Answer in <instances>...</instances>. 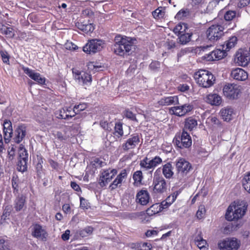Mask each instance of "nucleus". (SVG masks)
I'll list each match as a JSON object with an SVG mask.
<instances>
[{"label":"nucleus","mask_w":250,"mask_h":250,"mask_svg":"<svg viewBox=\"0 0 250 250\" xmlns=\"http://www.w3.org/2000/svg\"><path fill=\"white\" fill-rule=\"evenodd\" d=\"M132 46L130 38L118 35L115 37L113 50L115 54L124 56L131 50Z\"/></svg>","instance_id":"obj_1"},{"label":"nucleus","mask_w":250,"mask_h":250,"mask_svg":"<svg viewBox=\"0 0 250 250\" xmlns=\"http://www.w3.org/2000/svg\"><path fill=\"white\" fill-rule=\"evenodd\" d=\"M247 209V205L246 204H238L234 202L228 208L225 218L229 221L238 220L245 215Z\"/></svg>","instance_id":"obj_2"},{"label":"nucleus","mask_w":250,"mask_h":250,"mask_svg":"<svg viewBox=\"0 0 250 250\" xmlns=\"http://www.w3.org/2000/svg\"><path fill=\"white\" fill-rule=\"evenodd\" d=\"M194 78L197 84L204 88H209L214 83L215 79L208 70L200 69L195 72Z\"/></svg>","instance_id":"obj_3"},{"label":"nucleus","mask_w":250,"mask_h":250,"mask_svg":"<svg viewBox=\"0 0 250 250\" xmlns=\"http://www.w3.org/2000/svg\"><path fill=\"white\" fill-rule=\"evenodd\" d=\"M105 46L104 41L99 39L89 40L83 47V51L87 54H94L102 50Z\"/></svg>","instance_id":"obj_4"},{"label":"nucleus","mask_w":250,"mask_h":250,"mask_svg":"<svg viewBox=\"0 0 250 250\" xmlns=\"http://www.w3.org/2000/svg\"><path fill=\"white\" fill-rule=\"evenodd\" d=\"M242 87L234 83H227L223 87L224 95L229 99H237L241 93Z\"/></svg>","instance_id":"obj_5"},{"label":"nucleus","mask_w":250,"mask_h":250,"mask_svg":"<svg viewBox=\"0 0 250 250\" xmlns=\"http://www.w3.org/2000/svg\"><path fill=\"white\" fill-rule=\"evenodd\" d=\"M72 73L74 80L79 83L90 84L92 82V77L89 73L77 68H73L72 69Z\"/></svg>","instance_id":"obj_6"},{"label":"nucleus","mask_w":250,"mask_h":250,"mask_svg":"<svg viewBox=\"0 0 250 250\" xmlns=\"http://www.w3.org/2000/svg\"><path fill=\"white\" fill-rule=\"evenodd\" d=\"M223 27L220 25H212L207 30L208 39L212 42L217 41L223 35Z\"/></svg>","instance_id":"obj_7"},{"label":"nucleus","mask_w":250,"mask_h":250,"mask_svg":"<svg viewBox=\"0 0 250 250\" xmlns=\"http://www.w3.org/2000/svg\"><path fill=\"white\" fill-rule=\"evenodd\" d=\"M116 169L108 168L104 170L101 173L99 184L101 187H103L107 185L117 174Z\"/></svg>","instance_id":"obj_8"},{"label":"nucleus","mask_w":250,"mask_h":250,"mask_svg":"<svg viewBox=\"0 0 250 250\" xmlns=\"http://www.w3.org/2000/svg\"><path fill=\"white\" fill-rule=\"evenodd\" d=\"M218 246L220 250H237L240 244L236 239L228 238L218 242Z\"/></svg>","instance_id":"obj_9"},{"label":"nucleus","mask_w":250,"mask_h":250,"mask_svg":"<svg viewBox=\"0 0 250 250\" xmlns=\"http://www.w3.org/2000/svg\"><path fill=\"white\" fill-rule=\"evenodd\" d=\"M174 142L179 148H188L191 146L192 140L191 137L186 132H183L181 136L176 137Z\"/></svg>","instance_id":"obj_10"},{"label":"nucleus","mask_w":250,"mask_h":250,"mask_svg":"<svg viewBox=\"0 0 250 250\" xmlns=\"http://www.w3.org/2000/svg\"><path fill=\"white\" fill-rule=\"evenodd\" d=\"M167 179H170L174 175V167L171 163L168 162L163 165L162 167L156 169L154 172L155 175L159 176L161 172Z\"/></svg>","instance_id":"obj_11"},{"label":"nucleus","mask_w":250,"mask_h":250,"mask_svg":"<svg viewBox=\"0 0 250 250\" xmlns=\"http://www.w3.org/2000/svg\"><path fill=\"white\" fill-rule=\"evenodd\" d=\"M193 109V105L186 104L182 105L173 106L170 108L169 112L176 116L181 117L185 116Z\"/></svg>","instance_id":"obj_12"},{"label":"nucleus","mask_w":250,"mask_h":250,"mask_svg":"<svg viewBox=\"0 0 250 250\" xmlns=\"http://www.w3.org/2000/svg\"><path fill=\"white\" fill-rule=\"evenodd\" d=\"M153 184L154 185L153 190L155 192L162 193L166 191L167 189V183L163 177L155 175L154 174Z\"/></svg>","instance_id":"obj_13"},{"label":"nucleus","mask_w":250,"mask_h":250,"mask_svg":"<svg viewBox=\"0 0 250 250\" xmlns=\"http://www.w3.org/2000/svg\"><path fill=\"white\" fill-rule=\"evenodd\" d=\"M162 162V159L160 157L155 156L150 160L146 158L141 161L140 165L141 168L146 170L153 169L157 166L161 164Z\"/></svg>","instance_id":"obj_14"},{"label":"nucleus","mask_w":250,"mask_h":250,"mask_svg":"<svg viewBox=\"0 0 250 250\" xmlns=\"http://www.w3.org/2000/svg\"><path fill=\"white\" fill-rule=\"evenodd\" d=\"M27 133L26 126L25 125L21 124L17 126L14 132L13 140L17 144H19L25 138Z\"/></svg>","instance_id":"obj_15"},{"label":"nucleus","mask_w":250,"mask_h":250,"mask_svg":"<svg viewBox=\"0 0 250 250\" xmlns=\"http://www.w3.org/2000/svg\"><path fill=\"white\" fill-rule=\"evenodd\" d=\"M226 56V52L223 49H217L204 56V59L207 61H213L221 60Z\"/></svg>","instance_id":"obj_16"},{"label":"nucleus","mask_w":250,"mask_h":250,"mask_svg":"<svg viewBox=\"0 0 250 250\" xmlns=\"http://www.w3.org/2000/svg\"><path fill=\"white\" fill-rule=\"evenodd\" d=\"M22 69L26 74L38 83L45 84L46 79L44 77H42L40 73L35 72L34 70L24 66H22Z\"/></svg>","instance_id":"obj_17"},{"label":"nucleus","mask_w":250,"mask_h":250,"mask_svg":"<svg viewBox=\"0 0 250 250\" xmlns=\"http://www.w3.org/2000/svg\"><path fill=\"white\" fill-rule=\"evenodd\" d=\"M32 234L34 237L41 239L42 241H46L47 236V233L46 230L39 224L34 225Z\"/></svg>","instance_id":"obj_18"},{"label":"nucleus","mask_w":250,"mask_h":250,"mask_svg":"<svg viewBox=\"0 0 250 250\" xmlns=\"http://www.w3.org/2000/svg\"><path fill=\"white\" fill-rule=\"evenodd\" d=\"M234 61L238 65L245 66L249 62L250 57L247 52L240 50L236 53Z\"/></svg>","instance_id":"obj_19"},{"label":"nucleus","mask_w":250,"mask_h":250,"mask_svg":"<svg viewBox=\"0 0 250 250\" xmlns=\"http://www.w3.org/2000/svg\"><path fill=\"white\" fill-rule=\"evenodd\" d=\"M3 125L4 142L6 144H8L10 142L13 134L12 123L10 121L5 120L3 122Z\"/></svg>","instance_id":"obj_20"},{"label":"nucleus","mask_w":250,"mask_h":250,"mask_svg":"<svg viewBox=\"0 0 250 250\" xmlns=\"http://www.w3.org/2000/svg\"><path fill=\"white\" fill-rule=\"evenodd\" d=\"M127 173L125 169H123L120 173L117 175L116 178L110 185L111 189H115L117 187H120L123 183L125 182L126 179Z\"/></svg>","instance_id":"obj_21"},{"label":"nucleus","mask_w":250,"mask_h":250,"mask_svg":"<svg viewBox=\"0 0 250 250\" xmlns=\"http://www.w3.org/2000/svg\"><path fill=\"white\" fill-rule=\"evenodd\" d=\"M176 167L179 173L186 175L191 168V165L184 159H179L176 163Z\"/></svg>","instance_id":"obj_22"},{"label":"nucleus","mask_w":250,"mask_h":250,"mask_svg":"<svg viewBox=\"0 0 250 250\" xmlns=\"http://www.w3.org/2000/svg\"><path fill=\"white\" fill-rule=\"evenodd\" d=\"M231 77L236 80L244 81L248 79V74L244 69L236 68L232 70Z\"/></svg>","instance_id":"obj_23"},{"label":"nucleus","mask_w":250,"mask_h":250,"mask_svg":"<svg viewBox=\"0 0 250 250\" xmlns=\"http://www.w3.org/2000/svg\"><path fill=\"white\" fill-rule=\"evenodd\" d=\"M179 104V99L177 96L164 97L158 102L160 106H168Z\"/></svg>","instance_id":"obj_24"},{"label":"nucleus","mask_w":250,"mask_h":250,"mask_svg":"<svg viewBox=\"0 0 250 250\" xmlns=\"http://www.w3.org/2000/svg\"><path fill=\"white\" fill-rule=\"evenodd\" d=\"M220 115L224 121L229 122L233 119L235 115L234 109L229 106L223 108L220 111Z\"/></svg>","instance_id":"obj_25"},{"label":"nucleus","mask_w":250,"mask_h":250,"mask_svg":"<svg viewBox=\"0 0 250 250\" xmlns=\"http://www.w3.org/2000/svg\"><path fill=\"white\" fill-rule=\"evenodd\" d=\"M140 143V139L138 135H133L127 139L126 143L122 145L124 150H127L135 147Z\"/></svg>","instance_id":"obj_26"},{"label":"nucleus","mask_w":250,"mask_h":250,"mask_svg":"<svg viewBox=\"0 0 250 250\" xmlns=\"http://www.w3.org/2000/svg\"><path fill=\"white\" fill-rule=\"evenodd\" d=\"M149 194L147 190H141L136 195V202L141 205L145 206L147 205L149 201Z\"/></svg>","instance_id":"obj_27"},{"label":"nucleus","mask_w":250,"mask_h":250,"mask_svg":"<svg viewBox=\"0 0 250 250\" xmlns=\"http://www.w3.org/2000/svg\"><path fill=\"white\" fill-rule=\"evenodd\" d=\"M205 101L212 105L218 106L222 103V98L218 94L210 93L207 95Z\"/></svg>","instance_id":"obj_28"},{"label":"nucleus","mask_w":250,"mask_h":250,"mask_svg":"<svg viewBox=\"0 0 250 250\" xmlns=\"http://www.w3.org/2000/svg\"><path fill=\"white\" fill-rule=\"evenodd\" d=\"M70 131V127H67L63 130L62 132L57 131L55 133H54L53 135L56 139H58L61 142H63L66 141L70 137L69 133H68Z\"/></svg>","instance_id":"obj_29"},{"label":"nucleus","mask_w":250,"mask_h":250,"mask_svg":"<svg viewBox=\"0 0 250 250\" xmlns=\"http://www.w3.org/2000/svg\"><path fill=\"white\" fill-rule=\"evenodd\" d=\"M26 197L22 195H19L14 201V208L17 211L22 210L25 206Z\"/></svg>","instance_id":"obj_30"},{"label":"nucleus","mask_w":250,"mask_h":250,"mask_svg":"<svg viewBox=\"0 0 250 250\" xmlns=\"http://www.w3.org/2000/svg\"><path fill=\"white\" fill-rule=\"evenodd\" d=\"M76 114V111L75 110L74 107L73 108L70 107L65 108L63 109V111H61L60 118L66 119L75 116Z\"/></svg>","instance_id":"obj_31"},{"label":"nucleus","mask_w":250,"mask_h":250,"mask_svg":"<svg viewBox=\"0 0 250 250\" xmlns=\"http://www.w3.org/2000/svg\"><path fill=\"white\" fill-rule=\"evenodd\" d=\"M77 26L83 33L86 34H89L93 31L94 30V26L92 23H83V22H78L77 23Z\"/></svg>","instance_id":"obj_32"},{"label":"nucleus","mask_w":250,"mask_h":250,"mask_svg":"<svg viewBox=\"0 0 250 250\" xmlns=\"http://www.w3.org/2000/svg\"><path fill=\"white\" fill-rule=\"evenodd\" d=\"M94 228L91 226H87L83 229H80L77 231L76 235L77 236L82 237H88L92 234Z\"/></svg>","instance_id":"obj_33"},{"label":"nucleus","mask_w":250,"mask_h":250,"mask_svg":"<svg viewBox=\"0 0 250 250\" xmlns=\"http://www.w3.org/2000/svg\"><path fill=\"white\" fill-rule=\"evenodd\" d=\"M188 29V26L186 23L180 22L174 27L173 31L175 34L179 36L186 32Z\"/></svg>","instance_id":"obj_34"},{"label":"nucleus","mask_w":250,"mask_h":250,"mask_svg":"<svg viewBox=\"0 0 250 250\" xmlns=\"http://www.w3.org/2000/svg\"><path fill=\"white\" fill-rule=\"evenodd\" d=\"M185 127L189 130H192L197 125V120L193 117H189L186 119Z\"/></svg>","instance_id":"obj_35"},{"label":"nucleus","mask_w":250,"mask_h":250,"mask_svg":"<svg viewBox=\"0 0 250 250\" xmlns=\"http://www.w3.org/2000/svg\"><path fill=\"white\" fill-rule=\"evenodd\" d=\"M161 206L160 203L153 204L146 210V214L149 216H152L159 213L162 210V207Z\"/></svg>","instance_id":"obj_36"},{"label":"nucleus","mask_w":250,"mask_h":250,"mask_svg":"<svg viewBox=\"0 0 250 250\" xmlns=\"http://www.w3.org/2000/svg\"><path fill=\"white\" fill-rule=\"evenodd\" d=\"M242 186L250 193V172H248L244 175L242 180Z\"/></svg>","instance_id":"obj_37"},{"label":"nucleus","mask_w":250,"mask_h":250,"mask_svg":"<svg viewBox=\"0 0 250 250\" xmlns=\"http://www.w3.org/2000/svg\"><path fill=\"white\" fill-rule=\"evenodd\" d=\"M191 36V33L187 32L182 33V34L179 35L178 39L179 42L182 44H187L190 41Z\"/></svg>","instance_id":"obj_38"},{"label":"nucleus","mask_w":250,"mask_h":250,"mask_svg":"<svg viewBox=\"0 0 250 250\" xmlns=\"http://www.w3.org/2000/svg\"><path fill=\"white\" fill-rule=\"evenodd\" d=\"M1 32L3 34L5 35L9 38H12L14 37L15 34L13 29L10 27H6L2 26L0 29Z\"/></svg>","instance_id":"obj_39"},{"label":"nucleus","mask_w":250,"mask_h":250,"mask_svg":"<svg viewBox=\"0 0 250 250\" xmlns=\"http://www.w3.org/2000/svg\"><path fill=\"white\" fill-rule=\"evenodd\" d=\"M27 158H22V159H20L18 162V169L19 171L21 172H24L26 170L27 166Z\"/></svg>","instance_id":"obj_40"},{"label":"nucleus","mask_w":250,"mask_h":250,"mask_svg":"<svg viewBox=\"0 0 250 250\" xmlns=\"http://www.w3.org/2000/svg\"><path fill=\"white\" fill-rule=\"evenodd\" d=\"M195 242L200 250H205L206 249L207 242L206 240L203 239L201 236H198L196 237L195 239Z\"/></svg>","instance_id":"obj_41"},{"label":"nucleus","mask_w":250,"mask_h":250,"mask_svg":"<svg viewBox=\"0 0 250 250\" xmlns=\"http://www.w3.org/2000/svg\"><path fill=\"white\" fill-rule=\"evenodd\" d=\"M189 12L188 9H182L180 10L175 16V18L178 20H183L189 15Z\"/></svg>","instance_id":"obj_42"},{"label":"nucleus","mask_w":250,"mask_h":250,"mask_svg":"<svg viewBox=\"0 0 250 250\" xmlns=\"http://www.w3.org/2000/svg\"><path fill=\"white\" fill-rule=\"evenodd\" d=\"M114 129V134L117 137L120 138L123 135L124 132L122 124L120 123L116 124Z\"/></svg>","instance_id":"obj_43"},{"label":"nucleus","mask_w":250,"mask_h":250,"mask_svg":"<svg viewBox=\"0 0 250 250\" xmlns=\"http://www.w3.org/2000/svg\"><path fill=\"white\" fill-rule=\"evenodd\" d=\"M237 39L236 37L233 36L229 39L226 42V48L229 50L230 49L233 47L237 43Z\"/></svg>","instance_id":"obj_44"},{"label":"nucleus","mask_w":250,"mask_h":250,"mask_svg":"<svg viewBox=\"0 0 250 250\" xmlns=\"http://www.w3.org/2000/svg\"><path fill=\"white\" fill-rule=\"evenodd\" d=\"M133 179L136 185H140L143 179L142 171L140 170H138L135 172L133 176Z\"/></svg>","instance_id":"obj_45"},{"label":"nucleus","mask_w":250,"mask_h":250,"mask_svg":"<svg viewBox=\"0 0 250 250\" xmlns=\"http://www.w3.org/2000/svg\"><path fill=\"white\" fill-rule=\"evenodd\" d=\"M15 152L16 146L14 145H11L7 149V158L9 160L11 161L14 159Z\"/></svg>","instance_id":"obj_46"},{"label":"nucleus","mask_w":250,"mask_h":250,"mask_svg":"<svg viewBox=\"0 0 250 250\" xmlns=\"http://www.w3.org/2000/svg\"><path fill=\"white\" fill-rule=\"evenodd\" d=\"M165 14V11L162 7L157 8L152 13L154 18L158 19L163 18Z\"/></svg>","instance_id":"obj_47"},{"label":"nucleus","mask_w":250,"mask_h":250,"mask_svg":"<svg viewBox=\"0 0 250 250\" xmlns=\"http://www.w3.org/2000/svg\"><path fill=\"white\" fill-rule=\"evenodd\" d=\"M205 213L206 209L205 206L204 205H200L196 212V216L199 219H202L205 216Z\"/></svg>","instance_id":"obj_48"},{"label":"nucleus","mask_w":250,"mask_h":250,"mask_svg":"<svg viewBox=\"0 0 250 250\" xmlns=\"http://www.w3.org/2000/svg\"><path fill=\"white\" fill-rule=\"evenodd\" d=\"M19 157L20 159H22L25 158H27L28 159V154L27 152V151L25 149L24 146L22 144H21L19 148Z\"/></svg>","instance_id":"obj_49"},{"label":"nucleus","mask_w":250,"mask_h":250,"mask_svg":"<svg viewBox=\"0 0 250 250\" xmlns=\"http://www.w3.org/2000/svg\"><path fill=\"white\" fill-rule=\"evenodd\" d=\"M178 194V192L176 191L168 196L166 199V203H168V204L171 205L175 201Z\"/></svg>","instance_id":"obj_50"},{"label":"nucleus","mask_w":250,"mask_h":250,"mask_svg":"<svg viewBox=\"0 0 250 250\" xmlns=\"http://www.w3.org/2000/svg\"><path fill=\"white\" fill-rule=\"evenodd\" d=\"M19 178L17 175L14 174L12 178V186L14 190L18 191Z\"/></svg>","instance_id":"obj_51"},{"label":"nucleus","mask_w":250,"mask_h":250,"mask_svg":"<svg viewBox=\"0 0 250 250\" xmlns=\"http://www.w3.org/2000/svg\"><path fill=\"white\" fill-rule=\"evenodd\" d=\"M236 16V12L235 11H227L225 15L224 18L226 21H231L234 19Z\"/></svg>","instance_id":"obj_52"},{"label":"nucleus","mask_w":250,"mask_h":250,"mask_svg":"<svg viewBox=\"0 0 250 250\" xmlns=\"http://www.w3.org/2000/svg\"><path fill=\"white\" fill-rule=\"evenodd\" d=\"M89 202L83 197H80V207L83 209H88L90 208Z\"/></svg>","instance_id":"obj_53"},{"label":"nucleus","mask_w":250,"mask_h":250,"mask_svg":"<svg viewBox=\"0 0 250 250\" xmlns=\"http://www.w3.org/2000/svg\"><path fill=\"white\" fill-rule=\"evenodd\" d=\"M0 54L3 62L8 64L9 62V57L8 53L4 50H1L0 51Z\"/></svg>","instance_id":"obj_54"},{"label":"nucleus","mask_w":250,"mask_h":250,"mask_svg":"<svg viewBox=\"0 0 250 250\" xmlns=\"http://www.w3.org/2000/svg\"><path fill=\"white\" fill-rule=\"evenodd\" d=\"M165 45L167 49L170 50L176 47V43L174 41L168 39L165 43Z\"/></svg>","instance_id":"obj_55"},{"label":"nucleus","mask_w":250,"mask_h":250,"mask_svg":"<svg viewBox=\"0 0 250 250\" xmlns=\"http://www.w3.org/2000/svg\"><path fill=\"white\" fill-rule=\"evenodd\" d=\"M86 107L87 105L85 103L80 104L74 106L75 110L76 111L77 114H78L79 112L84 110Z\"/></svg>","instance_id":"obj_56"},{"label":"nucleus","mask_w":250,"mask_h":250,"mask_svg":"<svg viewBox=\"0 0 250 250\" xmlns=\"http://www.w3.org/2000/svg\"><path fill=\"white\" fill-rule=\"evenodd\" d=\"M65 48L67 49L75 51L78 49V46L72 42H67L65 44Z\"/></svg>","instance_id":"obj_57"},{"label":"nucleus","mask_w":250,"mask_h":250,"mask_svg":"<svg viewBox=\"0 0 250 250\" xmlns=\"http://www.w3.org/2000/svg\"><path fill=\"white\" fill-rule=\"evenodd\" d=\"M101 126L105 130H110L111 129L110 124L106 121H102L100 122Z\"/></svg>","instance_id":"obj_58"},{"label":"nucleus","mask_w":250,"mask_h":250,"mask_svg":"<svg viewBox=\"0 0 250 250\" xmlns=\"http://www.w3.org/2000/svg\"><path fill=\"white\" fill-rule=\"evenodd\" d=\"M160 63L157 61L152 62L149 65V67L152 70H156L160 68Z\"/></svg>","instance_id":"obj_59"},{"label":"nucleus","mask_w":250,"mask_h":250,"mask_svg":"<svg viewBox=\"0 0 250 250\" xmlns=\"http://www.w3.org/2000/svg\"><path fill=\"white\" fill-rule=\"evenodd\" d=\"M124 115L127 118L134 120L135 119V115L130 111L126 110L124 112Z\"/></svg>","instance_id":"obj_60"},{"label":"nucleus","mask_w":250,"mask_h":250,"mask_svg":"<svg viewBox=\"0 0 250 250\" xmlns=\"http://www.w3.org/2000/svg\"><path fill=\"white\" fill-rule=\"evenodd\" d=\"M70 234V231L69 229H67L65 232L62 235L61 238L63 241H67L69 239Z\"/></svg>","instance_id":"obj_61"},{"label":"nucleus","mask_w":250,"mask_h":250,"mask_svg":"<svg viewBox=\"0 0 250 250\" xmlns=\"http://www.w3.org/2000/svg\"><path fill=\"white\" fill-rule=\"evenodd\" d=\"M62 209L64 213L66 214L70 213L71 212V208L68 204H65L62 206Z\"/></svg>","instance_id":"obj_62"},{"label":"nucleus","mask_w":250,"mask_h":250,"mask_svg":"<svg viewBox=\"0 0 250 250\" xmlns=\"http://www.w3.org/2000/svg\"><path fill=\"white\" fill-rule=\"evenodd\" d=\"M178 90L185 92L188 90L189 86L187 84H180L177 87Z\"/></svg>","instance_id":"obj_63"},{"label":"nucleus","mask_w":250,"mask_h":250,"mask_svg":"<svg viewBox=\"0 0 250 250\" xmlns=\"http://www.w3.org/2000/svg\"><path fill=\"white\" fill-rule=\"evenodd\" d=\"M0 250H11L5 245V241L3 239H0Z\"/></svg>","instance_id":"obj_64"}]
</instances>
